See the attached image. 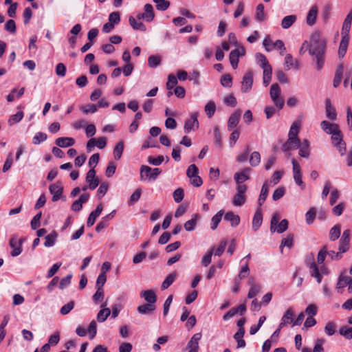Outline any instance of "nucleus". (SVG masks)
I'll return each instance as SVG.
<instances>
[{
    "instance_id": "50",
    "label": "nucleus",
    "mask_w": 352,
    "mask_h": 352,
    "mask_svg": "<svg viewBox=\"0 0 352 352\" xmlns=\"http://www.w3.org/2000/svg\"><path fill=\"white\" fill-rule=\"evenodd\" d=\"M197 219H198V215L194 214L191 219L187 221L184 223V227L185 230L186 231H192L195 228V226L197 222Z\"/></svg>"
},
{
    "instance_id": "5",
    "label": "nucleus",
    "mask_w": 352,
    "mask_h": 352,
    "mask_svg": "<svg viewBox=\"0 0 352 352\" xmlns=\"http://www.w3.org/2000/svg\"><path fill=\"white\" fill-rule=\"evenodd\" d=\"M236 192L232 199V204L234 206H242L246 201V185H238L236 188Z\"/></svg>"
},
{
    "instance_id": "6",
    "label": "nucleus",
    "mask_w": 352,
    "mask_h": 352,
    "mask_svg": "<svg viewBox=\"0 0 352 352\" xmlns=\"http://www.w3.org/2000/svg\"><path fill=\"white\" fill-rule=\"evenodd\" d=\"M161 173L158 168H152L148 166H142L140 169L142 179L155 180Z\"/></svg>"
},
{
    "instance_id": "42",
    "label": "nucleus",
    "mask_w": 352,
    "mask_h": 352,
    "mask_svg": "<svg viewBox=\"0 0 352 352\" xmlns=\"http://www.w3.org/2000/svg\"><path fill=\"white\" fill-rule=\"evenodd\" d=\"M225 220L230 221L231 226L235 227L240 223V217L237 214H234L232 212H228L224 217Z\"/></svg>"
},
{
    "instance_id": "4",
    "label": "nucleus",
    "mask_w": 352,
    "mask_h": 352,
    "mask_svg": "<svg viewBox=\"0 0 352 352\" xmlns=\"http://www.w3.org/2000/svg\"><path fill=\"white\" fill-rule=\"evenodd\" d=\"M270 95L274 105L280 110L284 106V100L280 97V88L277 83L272 85Z\"/></svg>"
},
{
    "instance_id": "53",
    "label": "nucleus",
    "mask_w": 352,
    "mask_h": 352,
    "mask_svg": "<svg viewBox=\"0 0 352 352\" xmlns=\"http://www.w3.org/2000/svg\"><path fill=\"white\" fill-rule=\"evenodd\" d=\"M223 214V211L220 210L215 215H214L212 217V220H211V226H210L212 230H215L217 228L219 223H220V221L221 220Z\"/></svg>"
},
{
    "instance_id": "14",
    "label": "nucleus",
    "mask_w": 352,
    "mask_h": 352,
    "mask_svg": "<svg viewBox=\"0 0 352 352\" xmlns=\"http://www.w3.org/2000/svg\"><path fill=\"white\" fill-rule=\"evenodd\" d=\"M246 311V305L245 304H241L237 307L231 309L229 311L225 314L223 316V320L227 321L234 317L236 314L243 316Z\"/></svg>"
},
{
    "instance_id": "52",
    "label": "nucleus",
    "mask_w": 352,
    "mask_h": 352,
    "mask_svg": "<svg viewBox=\"0 0 352 352\" xmlns=\"http://www.w3.org/2000/svg\"><path fill=\"white\" fill-rule=\"evenodd\" d=\"M124 151V144L123 142H118L116 146L113 148V155L114 158L116 160H118L121 158L122 155Z\"/></svg>"
},
{
    "instance_id": "13",
    "label": "nucleus",
    "mask_w": 352,
    "mask_h": 352,
    "mask_svg": "<svg viewBox=\"0 0 352 352\" xmlns=\"http://www.w3.org/2000/svg\"><path fill=\"white\" fill-rule=\"evenodd\" d=\"M351 231L349 229L344 230L339 241L338 250L341 252H347L349 250Z\"/></svg>"
},
{
    "instance_id": "7",
    "label": "nucleus",
    "mask_w": 352,
    "mask_h": 352,
    "mask_svg": "<svg viewBox=\"0 0 352 352\" xmlns=\"http://www.w3.org/2000/svg\"><path fill=\"white\" fill-rule=\"evenodd\" d=\"M24 238L18 239L16 236H13L9 241V245L12 249L11 252L12 256H17L22 252V245L25 241Z\"/></svg>"
},
{
    "instance_id": "9",
    "label": "nucleus",
    "mask_w": 352,
    "mask_h": 352,
    "mask_svg": "<svg viewBox=\"0 0 352 352\" xmlns=\"http://www.w3.org/2000/svg\"><path fill=\"white\" fill-rule=\"evenodd\" d=\"M245 50L243 47H240L232 50L230 53L229 59L230 64L234 69L238 67L239 58L245 56Z\"/></svg>"
},
{
    "instance_id": "41",
    "label": "nucleus",
    "mask_w": 352,
    "mask_h": 352,
    "mask_svg": "<svg viewBox=\"0 0 352 352\" xmlns=\"http://www.w3.org/2000/svg\"><path fill=\"white\" fill-rule=\"evenodd\" d=\"M326 116L331 120H335L337 117V113L334 107L331 105L329 100L326 101Z\"/></svg>"
},
{
    "instance_id": "10",
    "label": "nucleus",
    "mask_w": 352,
    "mask_h": 352,
    "mask_svg": "<svg viewBox=\"0 0 352 352\" xmlns=\"http://www.w3.org/2000/svg\"><path fill=\"white\" fill-rule=\"evenodd\" d=\"M241 91L243 93H248L252 88L253 85V72L248 71L243 76L241 81Z\"/></svg>"
},
{
    "instance_id": "60",
    "label": "nucleus",
    "mask_w": 352,
    "mask_h": 352,
    "mask_svg": "<svg viewBox=\"0 0 352 352\" xmlns=\"http://www.w3.org/2000/svg\"><path fill=\"white\" fill-rule=\"evenodd\" d=\"M158 10L164 11L170 6V2L166 0H153Z\"/></svg>"
},
{
    "instance_id": "30",
    "label": "nucleus",
    "mask_w": 352,
    "mask_h": 352,
    "mask_svg": "<svg viewBox=\"0 0 352 352\" xmlns=\"http://www.w3.org/2000/svg\"><path fill=\"white\" fill-rule=\"evenodd\" d=\"M263 223V214L261 208L256 209L252 219V229L254 231L258 230L261 226Z\"/></svg>"
},
{
    "instance_id": "39",
    "label": "nucleus",
    "mask_w": 352,
    "mask_h": 352,
    "mask_svg": "<svg viewBox=\"0 0 352 352\" xmlns=\"http://www.w3.org/2000/svg\"><path fill=\"white\" fill-rule=\"evenodd\" d=\"M267 195H268V182L265 181L262 186V188L261 190V194H260L258 199V204L259 208L265 201Z\"/></svg>"
},
{
    "instance_id": "17",
    "label": "nucleus",
    "mask_w": 352,
    "mask_h": 352,
    "mask_svg": "<svg viewBox=\"0 0 352 352\" xmlns=\"http://www.w3.org/2000/svg\"><path fill=\"white\" fill-rule=\"evenodd\" d=\"M154 16L153 6L147 3L144 6V12L138 14V19L139 20L143 19L147 22H151L153 20Z\"/></svg>"
},
{
    "instance_id": "51",
    "label": "nucleus",
    "mask_w": 352,
    "mask_h": 352,
    "mask_svg": "<svg viewBox=\"0 0 352 352\" xmlns=\"http://www.w3.org/2000/svg\"><path fill=\"white\" fill-rule=\"evenodd\" d=\"M216 111V104L213 101H209L205 106V112L207 116L210 118H212Z\"/></svg>"
},
{
    "instance_id": "43",
    "label": "nucleus",
    "mask_w": 352,
    "mask_h": 352,
    "mask_svg": "<svg viewBox=\"0 0 352 352\" xmlns=\"http://www.w3.org/2000/svg\"><path fill=\"white\" fill-rule=\"evenodd\" d=\"M296 19V16L293 14L285 16L281 21L282 28L284 29L290 28L295 23Z\"/></svg>"
},
{
    "instance_id": "40",
    "label": "nucleus",
    "mask_w": 352,
    "mask_h": 352,
    "mask_svg": "<svg viewBox=\"0 0 352 352\" xmlns=\"http://www.w3.org/2000/svg\"><path fill=\"white\" fill-rule=\"evenodd\" d=\"M309 272L311 276L316 278L318 283H321L322 277L319 272V269L316 263L314 261L309 265Z\"/></svg>"
},
{
    "instance_id": "57",
    "label": "nucleus",
    "mask_w": 352,
    "mask_h": 352,
    "mask_svg": "<svg viewBox=\"0 0 352 352\" xmlns=\"http://www.w3.org/2000/svg\"><path fill=\"white\" fill-rule=\"evenodd\" d=\"M281 320L286 322L287 324L294 322V311L292 308H289L283 316Z\"/></svg>"
},
{
    "instance_id": "45",
    "label": "nucleus",
    "mask_w": 352,
    "mask_h": 352,
    "mask_svg": "<svg viewBox=\"0 0 352 352\" xmlns=\"http://www.w3.org/2000/svg\"><path fill=\"white\" fill-rule=\"evenodd\" d=\"M25 91V88L22 87L19 91L16 89H13L11 92L7 96V100L8 102H12L15 100V98H21Z\"/></svg>"
},
{
    "instance_id": "26",
    "label": "nucleus",
    "mask_w": 352,
    "mask_h": 352,
    "mask_svg": "<svg viewBox=\"0 0 352 352\" xmlns=\"http://www.w3.org/2000/svg\"><path fill=\"white\" fill-rule=\"evenodd\" d=\"M107 305V302H104L100 306L101 309L97 314V320L99 322H104L111 314V310L106 307Z\"/></svg>"
},
{
    "instance_id": "1",
    "label": "nucleus",
    "mask_w": 352,
    "mask_h": 352,
    "mask_svg": "<svg viewBox=\"0 0 352 352\" xmlns=\"http://www.w3.org/2000/svg\"><path fill=\"white\" fill-rule=\"evenodd\" d=\"M326 44V40L320 38L319 33H315L311 36V43L305 41L300 49V54H302L305 52V47H309V54L315 62L318 71L321 70L324 65Z\"/></svg>"
},
{
    "instance_id": "11",
    "label": "nucleus",
    "mask_w": 352,
    "mask_h": 352,
    "mask_svg": "<svg viewBox=\"0 0 352 352\" xmlns=\"http://www.w3.org/2000/svg\"><path fill=\"white\" fill-rule=\"evenodd\" d=\"M198 113H194L186 120L184 124V132L188 133L190 131H195L199 127V122L197 120Z\"/></svg>"
},
{
    "instance_id": "59",
    "label": "nucleus",
    "mask_w": 352,
    "mask_h": 352,
    "mask_svg": "<svg viewBox=\"0 0 352 352\" xmlns=\"http://www.w3.org/2000/svg\"><path fill=\"white\" fill-rule=\"evenodd\" d=\"M339 333L346 339L350 340L352 338V327L344 326L340 329Z\"/></svg>"
},
{
    "instance_id": "3",
    "label": "nucleus",
    "mask_w": 352,
    "mask_h": 352,
    "mask_svg": "<svg viewBox=\"0 0 352 352\" xmlns=\"http://www.w3.org/2000/svg\"><path fill=\"white\" fill-rule=\"evenodd\" d=\"M279 215L278 213H274L270 223V231L272 232H276L278 233H283L288 228L289 222L287 219H283L280 223Z\"/></svg>"
},
{
    "instance_id": "47",
    "label": "nucleus",
    "mask_w": 352,
    "mask_h": 352,
    "mask_svg": "<svg viewBox=\"0 0 352 352\" xmlns=\"http://www.w3.org/2000/svg\"><path fill=\"white\" fill-rule=\"evenodd\" d=\"M341 226L339 224L335 225L329 231V239L332 241H335L340 236Z\"/></svg>"
},
{
    "instance_id": "28",
    "label": "nucleus",
    "mask_w": 352,
    "mask_h": 352,
    "mask_svg": "<svg viewBox=\"0 0 352 352\" xmlns=\"http://www.w3.org/2000/svg\"><path fill=\"white\" fill-rule=\"evenodd\" d=\"M102 211V204H100L97 206L95 210L92 211L89 214V217L87 219V225L88 227H91L94 224L96 218L100 216Z\"/></svg>"
},
{
    "instance_id": "34",
    "label": "nucleus",
    "mask_w": 352,
    "mask_h": 352,
    "mask_svg": "<svg viewBox=\"0 0 352 352\" xmlns=\"http://www.w3.org/2000/svg\"><path fill=\"white\" fill-rule=\"evenodd\" d=\"M248 283L250 285V290L248 294V298H252L258 294L261 288L259 285L254 283V279L253 277H250L249 278Z\"/></svg>"
},
{
    "instance_id": "8",
    "label": "nucleus",
    "mask_w": 352,
    "mask_h": 352,
    "mask_svg": "<svg viewBox=\"0 0 352 352\" xmlns=\"http://www.w3.org/2000/svg\"><path fill=\"white\" fill-rule=\"evenodd\" d=\"M331 142L332 144L337 147L340 153L343 155L346 151V146L340 129L331 135Z\"/></svg>"
},
{
    "instance_id": "44",
    "label": "nucleus",
    "mask_w": 352,
    "mask_h": 352,
    "mask_svg": "<svg viewBox=\"0 0 352 352\" xmlns=\"http://www.w3.org/2000/svg\"><path fill=\"white\" fill-rule=\"evenodd\" d=\"M129 22L130 25L135 30H140L143 32L146 30L145 25L141 21H140V20H136L132 16H129Z\"/></svg>"
},
{
    "instance_id": "20",
    "label": "nucleus",
    "mask_w": 352,
    "mask_h": 352,
    "mask_svg": "<svg viewBox=\"0 0 352 352\" xmlns=\"http://www.w3.org/2000/svg\"><path fill=\"white\" fill-rule=\"evenodd\" d=\"M251 169L250 168H243L241 172L236 173L234 174V180L239 185H243L242 184L250 179L248 174L250 173Z\"/></svg>"
},
{
    "instance_id": "33",
    "label": "nucleus",
    "mask_w": 352,
    "mask_h": 352,
    "mask_svg": "<svg viewBox=\"0 0 352 352\" xmlns=\"http://www.w3.org/2000/svg\"><path fill=\"white\" fill-rule=\"evenodd\" d=\"M349 36H342L338 49V56L340 58H342L345 56L349 43Z\"/></svg>"
},
{
    "instance_id": "16",
    "label": "nucleus",
    "mask_w": 352,
    "mask_h": 352,
    "mask_svg": "<svg viewBox=\"0 0 352 352\" xmlns=\"http://www.w3.org/2000/svg\"><path fill=\"white\" fill-rule=\"evenodd\" d=\"M246 311V305L245 304H241L237 307L231 309L229 311L225 314L223 316V320L227 321L234 317L236 314L243 316Z\"/></svg>"
},
{
    "instance_id": "38",
    "label": "nucleus",
    "mask_w": 352,
    "mask_h": 352,
    "mask_svg": "<svg viewBox=\"0 0 352 352\" xmlns=\"http://www.w3.org/2000/svg\"><path fill=\"white\" fill-rule=\"evenodd\" d=\"M245 334L244 329H239L237 332L234 335V338L237 342V348H243L245 346V341L243 340Z\"/></svg>"
},
{
    "instance_id": "63",
    "label": "nucleus",
    "mask_w": 352,
    "mask_h": 352,
    "mask_svg": "<svg viewBox=\"0 0 352 352\" xmlns=\"http://www.w3.org/2000/svg\"><path fill=\"white\" fill-rule=\"evenodd\" d=\"M47 135L43 132L36 133L33 137L32 142L34 144H39L40 143L47 140Z\"/></svg>"
},
{
    "instance_id": "32",
    "label": "nucleus",
    "mask_w": 352,
    "mask_h": 352,
    "mask_svg": "<svg viewBox=\"0 0 352 352\" xmlns=\"http://www.w3.org/2000/svg\"><path fill=\"white\" fill-rule=\"evenodd\" d=\"M140 296L144 298V300L148 302L153 305L157 301V296L155 293L152 289L144 290L140 293Z\"/></svg>"
},
{
    "instance_id": "18",
    "label": "nucleus",
    "mask_w": 352,
    "mask_h": 352,
    "mask_svg": "<svg viewBox=\"0 0 352 352\" xmlns=\"http://www.w3.org/2000/svg\"><path fill=\"white\" fill-rule=\"evenodd\" d=\"M86 182L89 184V188L95 190L99 184V179L96 177V171L91 168L87 173Z\"/></svg>"
},
{
    "instance_id": "64",
    "label": "nucleus",
    "mask_w": 352,
    "mask_h": 352,
    "mask_svg": "<svg viewBox=\"0 0 352 352\" xmlns=\"http://www.w3.org/2000/svg\"><path fill=\"white\" fill-rule=\"evenodd\" d=\"M336 331V325L333 322H329L324 327L325 333L329 336H333Z\"/></svg>"
},
{
    "instance_id": "22",
    "label": "nucleus",
    "mask_w": 352,
    "mask_h": 352,
    "mask_svg": "<svg viewBox=\"0 0 352 352\" xmlns=\"http://www.w3.org/2000/svg\"><path fill=\"white\" fill-rule=\"evenodd\" d=\"M284 65L286 71L290 70L293 67L298 69L300 66L298 60H295L291 54L285 55Z\"/></svg>"
},
{
    "instance_id": "21",
    "label": "nucleus",
    "mask_w": 352,
    "mask_h": 352,
    "mask_svg": "<svg viewBox=\"0 0 352 352\" xmlns=\"http://www.w3.org/2000/svg\"><path fill=\"white\" fill-rule=\"evenodd\" d=\"M89 199V195L88 193H84L81 195L78 200H76L72 204L71 209L73 211H80L82 208L83 204H85Z\"/></svg>"
},
{
    "instance_id": "35",
    "label": "nucleus",
    "mask_w": 352,
    "mask_h": 352,
    "mask_svg": "<svg viewBox=\"0 0 352 352\" xmlns=\"http://www.w3.org/2000/svg\"><path fill=\"white\" fill-rule=\"evenodd\" d=\"M352 22V13H349L342 25V36H349V32L351 30V25Z\"/></svg>"
},
{
    "instance_id": "54",
    "label": "nucleus",
    "mask_w": 352,
    "mask_h": 352,
    "mask_svg": "<svg viewBox=\"0 0 352 352\" xmlns=\"http://www.w3.org/2000/svg\"><path fill=\"white\" fill-rule=\"evenodd\" d=\"M176 278V272H174L170 274L163 281L162 284V289H167L174 282Z\"/></svg>"
},
{
    "instance_id": "36",
    "label": "nucleus",
    "mask_w": 352,
    "mask_h": 352,
    "mask_svg": "<svg viewBox=\"0 0 352 352\" xmlns=\"http://www.w3.org/2000/svg\"><path fill=\"white\" fill-rule=\"evenodd\" d=\"M299 155L300 156L307 158L309 156V143L307 140H304L302 142H300Z\"/></svg>"
},
{
    "instance_id": "55",
    "label": "nucleus",
    "mask_w": 352,
    "mask_h": 352,
    "mask_svg": "<svg viewBox=\"0 0 352 352\" xmlns=\"http://www.w3.org/2000/svg\"><path fill=\"white\" fill-rule=\"evenodd\" d=\"M261 162V155L258 151H254L251 153L250 157V164L252 166H257Z\"/></svg>"
},
{
    "instance_id": "37",
    "label": "nucleus",
    "mask_w": 352,
    "mask_h": 352,
    "mask_svg": "<svg viewBox=\"0 0 352 352\" xmlns=\"http://www.w3.org/2000/svg\"><path fill=\"white\" fill-rule=\"evenodd\" d=\"M343 72H344V65H343V64H340L336 69L333 81V85L334 87L336 88L340 85V84L341 82L342 77L343 75Z\"/></svg>"
},
{
    "instance_id": "24",
    "label": "nucleus",
    "mask_w": 352,
    "mask_h": 352,
    "mask_svg": "<svg viewBox=\"0 0 352 352\" xmlns=\"http://www.w3.org/2000/svg\"><path fill=\"white\" fill-rule=\"evenodd\" d=\"M166 88L168 89V97H170L173 94H176V76L174 74H170L168 76V82H166Z\"/></svg>"
},
{
    "instance_id": "61",
    "label": "nucleus",
    "mask_w": 352,
    "mask_h": 352,
    "mask_svg": "<svg viewBox=\"0 0 352 352\" xmlns=\"http://www.w3.org/2000/svg\"><path fill=\"white\" fill-rule=\"evenodd\" d=\"M75 302L74 300H71L67 302L66 305H63L60 309V313L61 315H67L68 314L74 307Z\"/></svg>"
},
{
    "instance_id": "19",
    "label": "nucleus",
    "mask_w": 352,
    "mask_h": 352,
    "mask_svg": "<svg viewBox=\"0 0 352 352\" xmlns=\"http://www.w3.org/2000/svg\"><path fill=\"white\" fill-rule=\"evenodd\" d=\"M321 129L329 135H332L340 129L339 125L335 123H331L326 120L320 122Z\"/></svg>"
},
{
    "instance_id": "2",
    "label": "nucleus",
    "mask_w": 352,
    "mask_h": 352,
    "mask_svg": "<svg viewBox=\"0 0 352 352\" xmlns=\"http://www.w3.org/2000/svg\"><path fill=\"white\" fill-rule=\"evenodd\" d=\"M256 63L263 69V83L265 87H267L272 80V67L269 63L266 56L261 54L257 53L255 55Z\"/></svg>"
},
{
    "instance_id": "29",
    "label": "nucleus",
    "mask_w": 352,
    "mask_h": 352,
    "mask_svg": "<svg viewBox=\"0 0 352 352\" xmlns=\"http://www.w3.org/2000/svg\"><path fill=\"white\" fill-rule=\"evenodd\" d=\"M318 7L316 6H313L309 10L306 17L307 24L309 26H313L316 23Z\"/></svg>"
},
{
    "instance_id": "56",
    "label": "nucleus",
    "mask_w": 352,
    "mask_h": 352,
    "mask_svg": "<svg viewBox=\"0 0 352 352\" xmlns=\"http://www.w3.org/2000/svg\"><path fill=\"white\" fill-rule=\"evenodd\" d=\"M24 114L22 111H18L16 113L12 115L9 120L8 123L10 125L19 122L23 118Z\"/></svg>"
},
{
    "instance_id": "31",
    "label": "nucleus",
    "mask_w": 352,
    "mask_h": 352,
    "mask_svg": "<svg viewBox=\"0 0 352 352\" xmlns=\"http://www.w3.org/2000/svg\"><path fill=\"white\" fill-rule=\"evenodd\" d=\"M75 140L73 138L63 137L56 140V144L60 148H67L75 144Z\"/></svg>"
},
{
    "instance_id": "12",
    "label": "nucleus",
    "mask_w": 352,
    "mask_h": 352,
    "mask_svg": "<svg viewBox=\"0 0 352 352\" xmlns=\"http://www.w3.org/2000/svg\"><path fill=\"white\" fill-rule=\"evenodd\" d=\"M49 190L52 195V201L55 202L61 197L63 192V187L60 182H57L50 186Z\"/></svg>"
},
{
    "instance_id": "23",
    "label": "nucleus",
    "mask_w": 352,
    "mask_h": 352,
    "mask_svg": "<svg viewBox=\"0 0 352 352\" xmlns=\"http://www.w3.org/2000/svg\"><path fill=\"white\" fill-rule=\"evenodd\" d=\"M300 146L299 139L289 138L283 144L282 149L284 152H288L294 149H296Z\"/></svg>"
},
{
    "instance_id": "48",
    "label": "nucleus",
    "mask_w": 352,
    "mask_h": 352,
    "mask_svg": "<svg viewBox=\"0 0 352 352\" xmlns=\"http://www.w3.org/2000/svg\"><path fill=\"white\" fill-rule=\"evenodd\" d=\"M300 127V124L299 122H293V124H292V126L290 127L289 131L288 138H292V139H298V131H299Z\"/></svg>"
},
{
    "instance_id": "62",
    "label": "nucleus",
    "mask_w": 352,
    "mask_h": 352,
    "mask_svg": "<svg viewBox=\"0 0 352 352\" xmlns=\"http://www.w3.org/2000/svg\"><path fill=\"white\" fill-rule=\"evenodd\" d=\"M104 293L103 289H96V293L93 296V300L96 304L103 301Z\"/></svg>"
},
{
    "instance_id": "27",
    "label": "nucleus",
    "mask_w": 352,
    "mask_h": 352,
    "mask_svg": "<svg viewBox=\"0 0 352 352\" xmlns=\"http://www.w3.org/2000/svg\"><path fill=\"white\" fill-rule=\"evenodd\" d=\"M351 281V277L349 276H344L343 274H341L338 280L337 284H336V289L338 293L342 294L344 291V288L346 286H348L349 283Z\"/></svg>"
},
{
    "instance_id": "46",
    "label": "nucleus",
    "mask_w": 352,
    "mask_h": 352,
    "mask_svg": "<svg viewBox=\"0 0 352 352\" xmlns=\"http://www.w3.org/2000/svg\"><path fill=\"white\" fill-rule=\"evenodd\" d=\"M155 309V305L151 303L144 304L138 307V311L140 314H149L152 313Z\"/></svg>"
},
{
    "instance_id": "15",
    "label": "nucleus",
    "mask_w": 352,
    "mask_h": 352,
    "mask_svg": "<svg viewBox=\"0 0 352 352\" xmlns=\"http://www.w3.org/2000/svg\"><path fill=\"white\" fill-rule=\"evenodd\" d=\"M246 311V305L245 304H241L237 307L231 309L229 311L225 314L223 316V320L227 321L234 317L236 314L243 316Z\"/></svg>"
},
{
    "instance_id": "25",
    "label": "nucleus",
    "mask_w": 352,
    "mask_h": 352,
    "mask_svg": "<svg viewBox=\"0 0 352 352\" xmlns=\"http://www.w3.org/2000/svg\"><path fill=\"white\" fill-rule=\"evenodd\" d=\"M240 118L241 111L239 110L235 111L232 114H231L228 121V129L229 131H232L238 125Z\"/></svg>"
},
{
    "instance_id": "49",
    "label": "nucleus",
    "mask_w": 352,
    "mask_h": 352,
    "mask_svg": "<svg viewBox=\"0 0 352 352\" xmlns=\"http://www.w3.org/2000/svg\"><path fill=\"white\" fill-rule=\"evenodd\" d=\"M56 238L57 233L55 231L47 234L45 238V241L44 243V245L47 248L52 247L55 244Z\"/></svg>"
},
{
    "instance_id": "58",
    "label": "nucleus",
    "mask_w": 352,
    "mask_h": 352,
    "mask_svg": "<svg viewBox=\"0 0 352 352\" xmlns=\"http://www.w3.org/2000/svg\"><path fill=\"white\" fill-rule=\"evenodd\" d=\"M265 14L264 6L262 3L258 4L256 9V19L258 21H263L265 19Z\"/></svg>"
}]
</instances>
